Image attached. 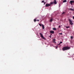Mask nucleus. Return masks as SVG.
Listing matches in <instances>:
<instances>
[{
	"instance_id": "f257e3e1",
	"label": "nucleus",
	"mask_w": 74,
	"mask_h": 74,
	"mask_svg": "<svg viewBox=\"0 0 74 74\" xmlns=\"http://www.w3.org/2000/svg\"><path fill=\"white\" fill-rule=\"evenodd\" d=\"M70 48V47H64L62 48L63 51H66V50H67L68 49H69Z\"/></svg>"
},
{
	"instance_id": "f03ea898",
	"label": "nucleus",
	"mask_w": 74,
	"mask_h": 74,
	"mask_svg": "<svg viewBox=\"0 0 74 74\" xmlns=\"http://www.w3.org/2000/svg\"><path fill=\"white\" fill-rule=\"evenodd\" d=\"M69 21L70 25H73V23L72 21L70 19H69Z\"/></svg>"
},
{
	"instance_id": "7ed1b4c3",
	"label": "nucleus",
	"mask_w": 74,
	"mask_h": 74,
	"mask_svg": "<svg viewBox=\"0 0 74 74\" xmlns=\"http://www.w3.org/2000/svg\"><path fill=\"white\" fill-rule=\"evenodd\" d=\"M40 36H41L42 38H43V39H45V38H44V36H43L42 35V34L40 33Z\"/></svg>"
},
{
	"instance_id": "20e7f679",
	"label": "nucleus",
	"mask_w": 74,
	"mask_h": 74,
	"mask_svg": "<svg viewBox=\"0 0 74 74\" xmlns=\"http://www.w3.org/2000/svg\"><path fill=\"white\" fill-rule=\"evenodd\" d=\"M45 6L46 7H49V6H51V5L50 4H47Z\"/></svg>"
},
{
	"instance_id": "39448f33",
	"label": "nucleus",
	"mask_w": 74,
	"mask_h": 74,
	"mask_svg": "<svg viewBox=\"0 0 74 74\" xmlns=\"http://www.w3.org/2000/svg\"><path fill=\"white\" fill-rule=\"evenodd\" d=\"M50 33H51V34H54V32L53 31H51L50 32Z\"/></svg>"
},
{
	"instance_id": "423d86ee",
	"label": "nucleus",
	"mask_w": 74,
	"mask_h": 74,
	"mask_svg": "<svg viewBox=\"0 0 74 74\" xmlns=\"http://www.w3.org/2000/svg\"><path fill=\"white\" fill-rule=\"evenodd\" d=\"M70 3L71 5H73V3H74V1H70Z\"/></svg>"
},
{
	"instance_id": "0eeeda50",
	"label": "nucleus",
	"mask_w": 74,
	"mask_h": 74,
	"mask_svg": "<svg viewBox=\"0 0 74 74\" xmlns=\"http://www.w3.org/2000/svg\"><path fill=\"white\" fill-rule=\"evenodd\" d=\"M54 3L55 4H57V2H56V0H54Z\"/></svg>"
},
{
	"instance_id": "6e6552de",
	"label": "nucleus",
	"mask_w": 74,
	"mask_h": 74,
	"mask_svg": "<svg viewBox=\"0 0 74 74\" xmlns=\"http://www.w3.org/2000/svg\"><path fill=\"white\" fill-rule=\"evenodd\" d=\"M42 28L43 29H44V26L43 25H42Z\"/></svg>"
},
{
	"instance_id": "1a4fd4ad",
	"label": "nucleus",
	"mask_w": 74,
	"mask_h": 74,
	"mask_svg": "<svg viewBox=\"0 0 74 74\" xmlns=\"http://www.w3.org/2000/svg\"><path fill=\"white\" fill-rule=\"evenodd\" d=\"M69 10H71V11H73L74 9H72L71 8L69 9Z\"/></svg>"
},
{
	"instance_id": "9d476101",
	"label": "nucleus",
	"mask_w": 74,
	"mask_h": 74,
	"mask_svg": "<svg viewBox=\"0 0 74 74\" xmlns=\"http://www.w3.org/2000/svg\"><path fill=\"white\" fill-rule=\"evenodd\" d=\"M66 2H67V1H66V0H64L63 1V3H66Z\"/></svg>"
},
{
	"instance_id": "9b49d317",
	"label": "nucleus",
	"mask_w": 74,
	"mask_h": 74,
	"mask_svg": "<svg viewBox=\"0 0 74 74\" xmlns=\"http://www.w3.org/2000/svg\"><path fill=\"white\" fill-rule=\"evenodd\" d=\"M53 30H56V28H53Z\"/></svg>"
},
{
	"instance_id": "f8f14e48",
	"label": "nucleus",
	"mask_w": 74,
	"mask_h": 74,
	"mask_svg": "<svg viewBox=\"0 0 74 74\" xmlns=\"http://www.w3.org/2000/svg\"><path fill=\"white\" fill-rule=\"evenodd\" d=\"M65 12H63V13L62 14V15H63V14H65Z\"/></svg>"
},
{
	"instance_id": "ddd939ff",
	"label": "nucleus",
	"mask_w": 74,
	"mask_h": 74,
	"mask_svg": "<svg viewBox=\"0 0 74 74\" xmlns=\"http://www.w3.org/2000/svg\"><path fill=\"white\" fill-rule=\"evenodd\" d=\"M52 18H51V19L50 20V21L52 22Z\"/></svg>"
},
{
	"instance_id": "4468645a",
	"label": "nucleus",
	"mask_w": 74,
	"mask_h": 74,
	"mask_svg": "<svg viewBox=\"0 0 74 74\" xmlns=\"http://www.w3.org/2000/svg\"><path fill=\"white\" fill-rule=\"evenodd\" d=\"M66 27L67 29H68V28H69V27H70L69 26H66Z\"/></svg>"
},
{
	"instance_id": "2eb2a0df",
	"label": "nucleus",
	"mask_w": 74,
	"mask_h": 74,
	"mask_svg": "<svg viewBox=\"0 0 74 74\" xmlns=\"http://www.w3.org/2000/svg\"><path fill=\"white\" fill-rule=\"evenodd\" d=\"M71 39H73V37L72 36H71Z\"/></svg>"
},
{
	"instance_id": "dca6fc26",
	"label": "nucleus",
	"mask_w": 74,
	"mask_h": 74,
	"mask_svg": "<svg viewBox=\"0 0 74 74\" xmlns=\"http://www.w3.org/2000/svg\"><path fill=\"white\" fill-rule=\"evenodd\" d=\"M34 22H36V21H37V20H36V19H34Z\"/></svg>"
},
{
	"instance_id": "f3484780",
	"label": "nucleus",
	"mask_w": 74,
	"mask_h": 74,
	"mask_svg": "<svg viewBox=\"0 0 74 74\" xmlns=\"http://www.w3.org/2000/svg\"><path fill=\"white\" fill-rule=\"evenodd\" d=\"M59 34H60V35H62V33H60Z\"/></svg>"
},
{
	"instance_id": "a211bd4d",
	"label": "nucleus",
	"mask_w": 74,
	"mask_h": 74,
	"mask_svg": "<svg viewBox=\"0 0 74 74\" xmlns=\"http://www.w3.org/2000/svg\"><path fill=\"white\" fill-rule=\"evenodd\" d=\"M53 42H55V39H53Z\"/></svg>"
},
{
	"instance_id": "6ab92c4d",
	"label": "nucleus",
	"mask_w": 74,
	"mask_h": 74,
	"mask_svg": "<svg viewBox=\"0 0 74 74\" xmlns=\"http://www.w3.org/2000/svg\"><path fill=\"white\" fill-rule=\"evenodd\" d=\"M50 4H53V2H51Z\"/></svg>"
},
{
	"instance_id": "aec40b11",
	"label": "nucleus",
	"mask_w": 74,
	"mask_h": 74,
	"mask_svg": "<svg viewBox=\"0 0 74 74\" xmlns=\"http://www.w3.org/2000/svg\"><path fill=\"white\" fill-rule=\"evenodd\" d=\"M62 43H63V42H62L61 41L60 42V44H62Z\"/></svg>"
},
{
	"instance_id": "412c9836",
	"label": "nucleus",
	"mask_w": 74,
	"mask_h": 74,
	"mask_svg": "<svg viewBox=\"0 0 74 74\" xmlns=\"http://www.w3.org/2000/svg\"><path fill=\"white\" fill-rule=\"evenodd\" d=\"M45 1H42V3H44V2Z\"/></svg>"
},
{
	"instance_id": "4be33fe9",
	"label": "nucleus",
	"mask_w": 74,
	"mask_h": 74,
	"mask_svg": "<svg viewBox=\"0 0 74 74\" xmlns=\"http://www.w3.org/2000/svg\"><path fill=\"white\" fill-rule=\"evenodd\" d=\"M39 25L40 26H41V24H39Z\"/></svg>"
},
{
	"instance_id": "5701e85b",
	"label": "nucleus",
	"mask_w": 74,
	"mask_h": 74,
	"mask_svg": "<svg viewBox=\"0 0 74 74\" xmlns=\"http://www.w3.org/2000/svg\"><path fill=\"white\" fill-rule=\"evenodd\" d=\"M49 37H50V38H51V35H50L49 36Z\"/></svg>"
},
{
	"instance_id": "b1692460",
	"label": "nucleus",
	"mask_w": 74,
	"mask_h": 74,
	"mask_svg": "<svg viewBox=\"0 0 74 74\" xmlns=\"http://www.w3.org/2000/svg\"><path fill=\"white\" fill-rule=\"evenodd\" d=\"M58 27L59 28H60V25H59V26Z\"/></svg>"
},
{
	"instance_id": "393cba45",
	"label": "nucleus",
	"mask_w": 74,
	"mask_h": 74,
	"mask_svg": "<svg viewBox=\"0 0 74 74\" xmlns=\"http://www.w3.org/2000/svg\"><path fill=\"white\" fill-rule=\"evenodd\" d=\"M37 21H38V22L39 21V20H37Z\"/></svg>"
},
{
	"instance_id": "a878e982",
	"label": "nucleus",
	"mask_w": 74,
	"mask_h": 74,
	"mask_svg": "<svg viewBox=\"0 0 74 74\" xmlns=\"http://www.w3.org/2000/svg\"><path fill=\"white\" fill-rule=\"evenodd\" d=\"M73 19H74V16H73Z\"/></svg>"
},
{
	"instance_id": "bb28decb",
	"label": "nucleus",
	"mask_w": 74,
	"mask_h": 74,
	"mask_svg": "<svg viewBox=\"0 0 74 74\" xmlns=\"http://www.w3.org/2000/svg\"><path fill=\"white\" fill-rule=\"evenodd\" d=\"M60 43L59 44H58V45H60Z\"/></svg>"
},
{
	"instance_id": "cd10ccee",
	"label": "nucleus",
	"mask_w": 74,
	"mask_h": 74,
	"mask_svg": "<svg viewBox=\"0 0 74 74\" xmlns=\"http://www.w3.org/2000/svg\"><path fill=\"white\" fill-rule=\"evenodd\" d=\"M56 48H58V46H57V47H56Z\"/></svg>"
},
{
	"instance_id": "c85d7f7f",
	"label": "nucleus",
	"mask_w": 74,
	"mask_h": 74,
	"mask_svg": "<svg viewBox=\"0 0 74 74\" xmlns=\"http://www.w3.org/2000/svg\"><path fill=\"white\" fill-rule=\"evenodd\" d=\"M45 4V2H44Z\"/></svg>"
}]
</instances>
